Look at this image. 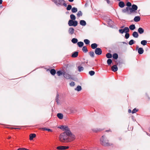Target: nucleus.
Masks as SVG:
<instances>
[{
    "instance_id": "obj_1",
    "label": "nucleus",
    "mask_w": 150,
    "mask_h": 150,
    "mask_svg": "<svg viewBox=\"0 0 150 150\" xmlns=\"http://www.w3.org/2000/svg\"><path fill=\"white\" fill-rule=\"evenodd\" d=\"M71 133L70 131H68L67 132H64L61 134L59 137V139L62 142H68V135Z\"/></svg>"
},
{
    "instance_id": "obj_2",
    "label": "nucleus",
    "mask_w": 150,
    "mask_h": 150,
    "mask_svg": "<svg viewBox=\"0 0 150 150\" xmlns=\"http://www.w3.org/2000/svg\"><path fill=\"white\" fill-rule=\"evenodd\" d=\"M101 144L104 146H108L110 145L109 143V140L107 139L105 135L102 136L100 139Z\"/></svg>"
},
{
    "instance_id": "obj_3",
    "label": "nucleus",
    "mask_w": 150,
    "mask_h": 150,
    "mask_svg": "<svg viewBox=\"0 0 150 150\" xmlns=\"http://www.w3.org/2000/svg\"><path fill=\"white\" fill-rule=\"evenodd\" d=\"M64 77L67 79H74L73 75L69 74V73L67 71V70L64 71L63 73Z\"/></svg>"
},
{
    "instance_id": "obj_4",
    "label": "nucleus",
    "mask_w": 150,
    "mask_h": 150,
    "mask_svg": "<svg viewBox=\"0 0 150 150\" xmlns=\"http://www.w3.org/2000/svg\"><path fill=\"white\" fill-rule=\"evenodd\" d=\"M68 25L69 26H76L77 25L78 22L76 21H74L72 20H70L68 22Z\"/></svg>"
},
{
    "instance_id": "obj_5",
    "label": "nucleus",
    "mask_w": 150,
    "mask_h": 150,
    "mask_svg": "<svg viewBox=\"0 0 150 150\" xmlns=\"http://www.w3.org/2000/svg\"><path fill=\"white\" fill-rule=\"evenodd\" d=\"M57 6L62 5V3L64 2V0H51Z\"/></svg>"
},
{
    "instance_id": "obj_6",
    "label": "nucleus",
    "mask_w": 150,
    "mask_h": 150,
    "mask_svg": "<svg viewBox=\"0 0 150 150\" xmlns=\"http://www.w3.org/2000/svg\"><path fill=\"white\" fill-rule=\"evenodd\" d=\"M68 135V142H70L73 140H74L75 139V136L71 134V132L70 134H69Z\"/></svg>"
},
{
    "instance_id": "obj_7",
    "label": "nucleus",
    "mask_w": 150,
    "mask_h": 150,
    "mask_svg": "<svg viewBox=\"0 0 150 150\" xmlns=\"http://www.w3.org/2000/svg\"><path fill=\"white\" fill-rule=\"evenodd\" d=\"M129 11H130L131 14L137 10V6L135 4H133L132 5V8L129 7Z\"/></svg>"
},
{
    "instance_id": "obj_8",
    "label": "nucleus",
    "mask_w": 150,
    "mask_h": 150,
    "mask_svg": "<svg viewBox=\"0 0 150 150\" xmlns=\"http://www.w3.org/2000/svg\"><path fill=\"white\" fill-rule=\"evenodd\" d=\"M129 29L128 27H125L123 29H119V32L121 34H123L124 33H127L129 32Z\"/></svg>"
},
{
    "instance_id": "obj_9",
    "label": "nucleus",
    "mask_w": 150,
    "mask_h": 150,
    "mask_svg": "<svg viewBox=\"0 0 150 150\" xmlns=\"http://www.w3.org/2000/svg\"><path fill=\"white\" fill-rule=\"evenodd\" d=\"M95 52V54L98 55H100L102 54V51L100 48H97L96 49Z\"/></svg>"
},
{
    "instance_id": "obj_10",
    "label": "nucleus",
    "mask_w": 150,
    "mask_h": 150,
    "mask_svg": "<svg viewBox=\"0 0 150 150\" xmlns=\"http://www.w3.org/2000/svg\"><path fill=\"white\" fill-rule=\"evenodd\" d=\"M122 11L123 13H127L128 14H131L130 11H129V7H127L126 8L122 9Z\"/></svg>"
},
{
    "instance_id": "obj_11",
    "label": "nucleus",
    "mask_w": 150,
    "mask_h": 150,
    "mask_svg": "<svg viewBox=\"0 0 150 150\" xmlns=\"http://www.w3.org/2000/svg\"><path fill=\"white\" fill-rule=\"evenodd\" d=\"M69 147L68 146H60L57 147V149L58 150H65L68 149Z\"/></svg>"
},
{
    "instance_id": "obj_12",
    "label": "nucleus",
    "mask_w": 150,
    "mask_h": 150,
    "mask_svg": "<svg viewBox=\"0 0 150 150\" xmlns=\"http://www.w3.org/2000/svg\"><path fill=\"white\" fill-rule=\"evenodd\" d=\"M64 71L65 70L64 69H63L62 71H57L56 74L58 76H60L62 75H63V73Z\"/></svg>"
},
{
    "instance_id": "obj_13",
    "label": "nucleus",
    "mask_w": 150,
    "mask_h": 150,
    "mask_svg": "<svg viewBox=\"0 0 150 150\" xmlns=\"http://www.w3.org/2000/svg\"><path fill=\"white\" fill-rule=\"evenodd\" d=\"M74 30L73 28H70L69 29V33L70 34L72 35L74 33Z\"/></svg>"
},
{
    "instance_id": "obj_14",
    "label": "nucleus",
    "mask_w": 150,
    "mask_h": 150,
    "mask_svg": "<svg viewBox=\"0 0 150 150\" xmlns=\"http://www.w3.org/2000/svg\"><path fill=\"white\" fill-rule=\"evenodd\" d=\"M111 69L112 71L115 72L117 70L118 68L116 65H114L112 67Z\"/></svg>"
},
{
    "instance_id": "obj_15",
    "label": "nucleus",
    "mask_w": 150,
    "mask_h": 150,
    "mask_svg": "<svg viewBox=\"0 0 150 150\" xmlns=\"http://www.w3.org/2000/svg\"><path fill=\"white\" fill-rule=\"evenodd\" d=\"M119 6L121 8H122L125 6V4L122 1H120L118 4Z\"/></svg>"
},
{
    "instance_id": "obj_16",
    "label": "nucleus",
    "mask_w": 150,
    "mask_h": 150,
    "mask_svg": "<svg viewBox=\"0 0 150 150\" xmlns=\"http://www.w3.org/2000/svg\"><path fill=\"white\" fill-rule=\"evenodd\" d=\"M36 135L35 134H31L29 135L30 140H32L33 138L35 137Z\"/></svg>"
},
{
    "instance_id": "obj_17",
    "label": "nucleus",
    "mask_w": 150,
    "mask_h": 150,
    "mask_svg": "<svg viewBox=\"0 0 150 150\" xmlns=\"http://www.w3.org/2000/svg\"><path fill=\"white\" fill-rule=\"evenodd\" d=\"M144 51V50H143V48H142V47H140V48H139V49H138V52L139 54H142L143 53Z\"/></svg>"
},
{
    "instance_id": "obj_18",
    "label": "nucleus",
    "mask_w": 150,
    "mask_h": 150,
    "mask_svg": "<svg viewBox=\"0 0 150 150\" xmlns=\"http://www.w3.org/2000/svg\"><path fill=\"white\" fill-rule=\"evenodd\" d=\"M138 32L140 34L143 33L144 32V30L142 28H139L138 29Z\"/></svg>"
},
{
    "instance_id": "obj_19",
    "label": "nucleus",
    "mask_w": 150,
    "mask_h": 150,
    "mask_svg": "<svg viewBox=\"0 0 150 150\" xmlns=\"http://www.w3.org/2000/svg\"><path fill=\"white\" fill-rule=\"evenodd\" d=\"M132 35L133 37L135 38H137L139 36L138 33L136 31L133 32Z\"/></svg>"
},
{
    "instance_id": "obj_20",
    "label": "nucleus",
    "mask_w": 150,
    "mask_h": 150,
    "mask_svg": "<svg viewBox=\"0 0 150 150\" xmlns=\"http://www.w3.org/2000/svg\"><path fill=\"white\" fill-rule=\"evenodd\" d=\"M78 55V52H74L71 55V57L73 58L77 57Z\"/></svg>"
},
{
    "instance_id": "obj_21",
    "label": "nucleus",
    "mask_w": 150,
    "mask_h": 150,
    "mask_svg": "<svg viewBox=\"0 0 150 150\" xmlns=\"http://www.w3.org/2000/svg\"><path fill=\"white\" fill-rule=\"evenodd\" d=\"M57 116L60 119H62L63 117V115L60 113H58L57 114Z\"/></svg>"
},
{
    "instance_id": "obj_22",
    "label": "nucleus",
    "mask_w": 150,
    "mask_h": 150,
    "mask_svg": "<svg viewBox=\"0 0 150 150\" xmlns=\"http://www.w3.org/2000/svg\"><path fill=\"white\" fill-rule=\"evenodd\" d=\"M134 21L136 22L139 21L140 20V18L139 16H135L134 18Z\"/></svg>"
},
{
    "instance_id": "obj_23",
    "label": "nucleus",
    "mask_w": 150,
    "mask_h": 150,
    "mask_svg": "<svg viewBox=\"0 0 150 150\" xmlns=\"http://www.w3.org/2000/svg\"><path fill=\"white\" fill-rule=\"evenodd\" d=\"M91 46L93 49H95L97 48L98 45L96 43H93L91 45Z\"/></svg>"
},
{
    "instance_id": "obj_24",
    "label": "nucleus",
    "mask_w": 150,
    "mask_h": 150,
    "mask_svg": "<svg viewBox=\"0 0 150 150\" xmlns=\"http://www.w3.org/2000/svg\"><path fill=\"white\" fill-rule=\"evenodd\" d=\"M80 25L83 26H85L86 25V23L84 20H81L80 21Z\"/></svg>"
},
{
    "instance_id": "obj_25",
    "label": "nucleus",
    "mask_w": 150,
    "mask_h": 150,
    "mask_svg": "<svg viewBox=\"0 0 150 150\" xmlns=\"http://www.w3.org/2000/svg\"><path fill=\"white\" fill-rule=\"evenodd\" d=\"M77 69L78 71L79 72H81L83 70L84 68L83 67H82L81 66H79L77 67Z\"/></svg>"
},
{
    "instance_id": "obj_26",
    "label": "nucleus",
    "mask_w": 150,
    "mask_h": 150,
    "mask_svg": "<svg viewBox=\"0 0 150 150\" xmlns=\"http://www.w3.org/2000/svg\"><path fill=\"white\" fill-rule=\"evenodd\" d=\"M50 73L52 75H54L56 74V71L54 69H52L50 70Z\"/></svg>"
},
{
    "instance_id": "obj_27",
    "label": "nucleus",
    "mask_w": 150,
    "mask_h": 150,
    "mask_svg": "<svg viewBox=\"0 0 150 150\" xmlns=\"http://www.w3.org/2000/svg\"><path fill=\"white\" fill-rule=\"evenodd\" d=\"M129 28L130 30H133L135 28V26L134 25L132 24L130 25L129 26Z\"/></svg>"
},
{
    "instance_id": "obj_28",
    "label": "nucleus",
    "mask_w": 150,
    "mask_h": 150,
    "mask_svg": "<svg viewBox=\"0 0 150 150\" xmlns=\"http://www.w3.org/2000/svg\"><path fill=\"white\" fill-rule=\"evenodd\" d=\"M77 45L79 47H81L83 45V43L82 42H79L77 43Z\"/></svg>"
},
{
    "instance_id": "obj_29",
    "label": "nucleus",
    "mask_w": 150,
    "mask_h": 150,
    "mask_svg": "<svg viewBox=\"0 0 150 150\" xmlns=\"http://www.w3.org/2000/svg\"><path fill=\"white\" fill-rule=\"evenodd\" d=\"M82 50L83 52H86L88 51L87 47L85 46H84L83 47Z\"/></svg>"
},
{
    "instance_id": "obj_30",
    "label": "nucleus",
    "mask_w": 150,
    "mask_h": 150,
    "mask_svg": "<svg viewBox=\"0 0 150 150\" xmlns=\"http://www.w3.org/2000/svg\"><path fill=\"white\" fill-rule=\"evenodd\" d=\"M75 90L78 91H80L81 90V86H78L75 89Z\"/></svg>"
},
{
    "instance_id": "obj_31",
    "label": "nucleus",
    "mask_w": 150,
    "mask_h": 150,
    "mask_svg": "<svg viewBox=\"0 0 150 150\" xmlns=\"http://www.w3.org/2000/svg\"><path fill=\"white\" fill-rule=\"evenodd\" d=\"M70 18L72 20H74L76 19V17L74 14H71L70 16Z\"/></svg>"
},
{
    "instance_id": "obj_32",
    "label": "nucleus",
    "mask_w": 150,
    "mask_h": 150,
    "mask_svg": "<svg viewBox=\"0 0 150 150\" xmlns=\"http://www.w3.org/2000/svg\"><path fill=\"white\" fill-rule=\"evenodd\" d=\"M71 42L74 43H76L78 42V40L75 38H73L71 40Z\"/></svg>"
},
{
    "instance_id": "obj_33",
    "label": "nucleus",
    "mask_w": 150,
    "mask_h": 150,
    "mask_svg": "<svg viewBox=\"0 0 150 150\" xmlns=\"http://www.w3.org/2000/svg\"><path fill=\"white\" fill-rule=\"evenodd\" d=\"M90 55L92 57H94V53L93 51H91L89 53Z\"/></svg>"
},
{
    "instance_id": "obj_34",
    "label": "nucleus",
    "mask_w": 150,
    "mask_h": 150,
    "mask_svg": "<svg viewBox=\"0 0 150 150\" xmlns=\"http://www.w3.org/2000/svg\"><path fill=\"white\" fill-rule=\"evenodd\" d=\"M55 100L56 102H57V104H59V95L58 94H57L56 96Z\"/></svg>"
},
{
    "instance_id": "obj_35",
    "label": "nucleus",
    "mask_w": 150,
    "mask_h": 150,
    "mask_svg": "<svg viewBox=\"0 0 150 150\" xmlns=\"http://www.w3.org/2000/svg\"><path fill=\"white\" fill-rule=\"evenodd\" d=\"M77 11V8L75 7H73L71 9V11L73 13H76Z\"/></svg>"
},
{
    "instance_id": "obj_36",
    "label": "nucleus",
    "mask_w": 150,
    "mask_h": 150,
    "mask_svg": "<svg viewBox=\"0 0 150 150\" xmlns=\"http://www.w3.org/2000/svg\"><path fill=\"white\" fill-rule=\"evenodd\" d=\"M112 57L114 59H117L118 57V55L117 54L115 53L113 54Z\"/></svg>"
},
{
    "instance_id": "obj_37",
    "label": "nucleus",
    "mask_w": 150,
    "mask_h": 150,
    "mask_svg": "<svg viewBox=\"0 0 150 150\" xmlns=\"http://www.w3.org/2000/svg\"><path fill=\"white\" fill-rule=\"evenodd\" d=\"M84 42L85 44L86 45H88L90 43V41L88 40V39H85L84 40Z\"/></svg>"
},
{
    "instance_id": "obj_38",
    "label": "nucleus",
    "mask_w": 150,
    "mask_h": 150,
    "mask_svg": "<svg viewBox=\"0 0 150 150\" xmlns=\"http://www.w3.org/2000/svg\"><path fill=\"white\" fill-rule=\"evenodd\" d=\"M141 43L143 45H145L147 43V41L145 40H143L141 41Z\"/></svg>"
},
{
    "instance_id": "obj_39",
    "label": "nucleus",
    "mask_w": 150,
    "mask_h": 150,
    "mask_svg": "<svg viewBox=\"0 0 150 150\" xmlns=\"http://www.w3.org/2000/svg\"><path fill=\"white\" fill-rule=\"evenodd\" d=\"M106 57L108 58H111L112 57V54L110 53H108L106 54Z\"/></svg>"
},
{
    "instance_id": "obj_40",
    "label": "nucleus",
    "mask_w": 150,
    "mask_h": 150,
    "mask_svg": "<svg viewBox=\"0 0 150 150\" xmlns=\"http://www.w3.org/2000/svg\"><path fill=\"white\" fill-rule=\"evenodd\" d=\"M43 131H48L49 132H52V130L51 129H47L46 128H43L41 129Z\"/></svg>"
},
{
    "instance_id": "obj_41",
    "label": "nucleus",
    "mask_w": 150,
    "mask_h": 150,
    "mask_svg": "<svg viewBox=\"0 0 150 150\" xmlns=\"http://www.w3.org/2000/svg\"><path fill=\"white\" fill-rule=\"evenodd\" d=\"M134 42H135L133 40H131L129 42V44L130 45H132L134 44Z\"/></svg>"
},
{
    "instance_id": "obj_42",
    "label": "nucleus",
    "mask_w": 150,
    "mask_h": 150,
    "mask_svg": "<svg viewBox=\"0 0 150 150\" xmlns=\"http://www.w3.org/2000/svg\"><path fill=\"white\" fill-rule=\"evenodd\" d=\"M82 13L81 11H79L78 12L77 14V16L78 17H79L80 16H82Z\"/></svg>"
},
{
    "instance_id": "obj_43",
    "label": "nucleus",
    "mask_w": 150,
    "mask_h": 150,
    "mask_svg": "<svg viewBox=\"0 0 150 150\" xmlns=\"http://www.w3.org/2000/svg\"><path fill=\"white\" fill-rule=\"evenodd\" d=\"M95 72L94 71H89V74L91 76L95 74Z\"/></svg>"
},
{
    "instance_id": "obj_44",
    "label": "nucleus",
    "mask_w": 150,
    "mask_h": 150,
    "mask_svg": "<svg viewBox=\"0 0 150 150\" xmlns=\"http://www.w3.org/2000/svg\"><path fill=\"white\" fill-rule=\"evenodd\" d=\"M112 62V60L110 59H108L107 61V64L108 65H110V64Z\"/></svg>"
},
{
    "instance_id": "obj_45",
    "label": "nucleus",
    "mask_w": 150,
    "mask_h": 150,
    "mask_svg": "<svg viewBox=\"0 0 150 150\" xmlns=\"http://www.w3.org/2000/svg\"><path fill=\"white\" fill-rule=\"evenodd\" d=\"M72 6L70 5H68L67 8V10H70Z\"/></svg>"
},
{
    "instance_id": "obj_46",
    "label": "nucleus",
    "mask_w": 150,
    "mask_h": 150,
    "mask_svg": "<svg viewBox=\"0 0 150 150\" xmlns=\"http://www.w3.org/2000/svg\"><path fill=\"white\" fill-rule=\"evenodd\" d=\"M129 33H126L125 35V38L127 39L129 38Z\"/></svg>"
},
{
    "instance_id": "obj_47",
    "label": "nucleus",
    "mask_w": 150,
    "mask_h": 150,
    "mask_svg": "<svg viewBox=\"0 0 150 150\" xmlns=\"http://www.w3.org/2000/svg\"><path fill=\"white\" fill-rule=\"evenodd\" d=\"M64 130L66 131V132H67L68 131H70L69 130V128L68 127H66L65 126L64 129Z\"/></svg>"
},
{
    "instance_id": "obj_48",
    "label": "nucleus",
    "mask_w": 150,
    "mask_h": 150,
    "mask_svg": "<svg viewBox=\"0 0 150 150\" xmlns=\"http://www.w3.org/2000/svg\"><path fill=\"white\" fill-rule=\"evenodd\" d=\"M126 5L128 6L127 7H129L132 6V4L130 2H128L127 3Z\"/></svg>"
},
{
    "instance_id": "obj_49",
    "label": "nucleus",
    "mask_w": 150,
    "mask_h": 150,
    "mask_svg": "<svg viewBox=\"0 0 150 150\" xmlns=\"http://www.w3.org/2000/svg\"><path fill=\"white\" fill-rule=\"evenodd\" d=\"M75 85V83L74 82H72L70 83V85L71 86H73Z\"/></svg>"
},
{
    "instance_id": "obj_50",
    "label": "nucleus",
    "mask_w": 150,
    "mask_h": 150,
    "mask_svg": "<svg viewBox=\"0 0 150 150\" xmlns=\"http://www.w3.org/2000/svg\"><path fill=\"white\" fill-rule=\"evenodd\" d=\"M17 150H30L29 149H28L25 148H18Z\"/></svg>"
},
{
    "instance_id": "obj_51",
    "label": "nucleus",
    "mask_w": 150,
    "mask_h": 150,
    "mask_svg": "<svg viewBox=\"0 0 150 150\" xmlns=\"http://www.w3.org/2000/svg\"><path fill=\"white\" fill-rule=\"evenodd\" d=\"M138 111V110H137L136 108L134 109L132 111V113L133 114L136 113Z\"/></svg>"
},
{
    "instance_id": "obj_52",
    "label": "nucleus",
    "mask_w": 150,
    "mask_h": 150,
    "mask_svg": "<svg viewBox=\"0 0 150 150\" xmlns=\"http://www.w3.org/2000/svg\"><path fill=\"white\" fill-rule=\"evenodd\" d=\"M65 126H64V125H62V126H60V127H58V128H59L61 129L64 130V129Z\"/></svg>"
},
{
    "instance_id": "obj_53",
    "label": "nucleus",
    "mask_w": 150,
    "mask_h": 150,
    "mask_svg": "<svg viewBox=\"0 0 150 150\" xmlns=\"http://www.w3.org/2000/svg\"><path fill=\"white\" fill-rule=\"evenodd\" d=\"M63 5L64 6H65V7H66V6H67V4H66V3H63V4H62V5Z\"/></svg>"
},
{
    "instance_id": "obj_54",
    "label": "nucleus",
    "mask_w": 150,
    "mask_h": 150,
    "mask_svg": "<svg viewBox=\"0 0 150 150\" xmlns=\"http://www.w3.org/2000/svg\"><path fill=\"white\" fill-rule=\"evenodd\" d=\"M106 1H107V3L108 4H109L110 2V1H109V0H106Z\"/></svg>"
},
{
    "instance_id": "obj_55",
    "label": "nucleus",
    "mask_w": 150,
    "mask_h": 150,
    "mask_svg": "<svg viewBox=\"0 0 150 150\" xmlns=\"http://www.w3.org/2000/svg\"><path fill=\"white\" fill-rule=\"evenodd\" d=\"M3 1L2 0H0V5L2 4Z\"/></svg>"
},
{
    "instance_id": "obj_56",
    "label": "nucleus",
    "mask_w": 150,
    "mask_h": 150,
    "mask_svg": "<svg viewBox=\"0 0 150 150\" xmlns=\"http://www.w3.org/2000/svg\"><path fill=\"white\" fill-rule=\"evenodd\" d=\"M119 140H120L122 139V137H118V138Z\"/></svg>"
},
{
    "instance_id": "obj_57",
    "label": "nucleus",
    "mask_w": 150,
    "mask_h": 150,
    "mask_svg": "<svg viewBox=\"0 0 150 150\" xmlns=\"http://www.w3.org/2000/svg\"><path fill=\"white\" fill-rule=\"evenodd\" d=\"M74 0H68L70 2H72Z\"/></svg>"
},
{
    "instance_id": "obj_58",
    "label": "nucleus",
    "mask_w": 150,
    "mask_h": 150,
    "mask_svg": "<svg viewBox=\"0 0 150 150\" xmlns=\"http://www.w3.org/2000/svg\"><path fill=\"white\" fill-rule=\"evenodd\" d=\"M72 109V108H71L70 109H71V113H73V111L72 110H71Z\"/></svg>"
},
{
    "instance_id": "obj_59",
    "label": "nucleus",
    "mask_w": 150,
    "mask_h": 150,
    "mask_svg": "<svg viewBox=\"0 0 150 150\" xmlns=\"http://www.w3.org/2000/svg\"><path fill=\"white\" fill-rule=\"evenodd\" d=\"M106 132H108L109 131H110V132H111V130L110 129H109V130H106Z\"/></svg>"
},
{
    "instance_id": "obj_60",
    "label": "nucleus",
    "mask_w": 150,
    "mask_h": 150,
    "mask_svg": "<svg viewBox=\"0 0 150 150\" xmlns=\"http://www.w3.org/2000/svg\"><path fill=\"white\" fill-rule=\"evenodd\" d=\"M110 23H113V22L112 21H111V20H110Z\"/></svg>"
},
{
    "instance_id": "obj_61",
    "label": "nucleus",
    "mask_w": 150,
    "mask_h": 150,
    "mask_svg": "<svg viewBox=\"0 0 150 150\" xmlns=\"http://www.w3.org/2000/svg\"><path fill=\"white\" fill-rule=\"evenodd\" d=\"M11 138V137H9L8 138V139H10Z\"/></svg>"
},
{
    "instance_id": "obj_62",
    "label": "nucleus",
    "mask_w": 150,
    "mask_h": 150,
    "mask_svg": "<svg viewBox=\"0 0 150 150\" xmlns=\"http://www.w3.org/2000/svg\"><path fill=\"white\" fill-rule=\"evenodd\" d=\"M15 129H20V128H15Z\"/></svg>"
},
{
    "instance_id": "obj_63",
    "label": "nucleus",
    "mask_w": 150,
    "mask_h": 150,
    "mask_svg": "<svg viewBox=\"0 0 150 150\" xmlns=\"http://www.w3.org/2000/svg\"><path fill=\"white\" fill-rule=\"evenodd\" d=\"M138 48V46H137V47H136V48H137V49Z\"/></svg>"
},
{
    "instance_id": "obj_64",
    "label": "nucleus",
    "mask_w": 150,
    "mask_h": 150,
    "mask_svg": "<svg viewBox=\"0 0 150 150\" xmlns=\"http://www.w3.org/2000/svg\"><path fill=\"white\" fill-rule=\"evenodd\" d=\"M117 0L118 1H120V0Z\"/></svg>"
}]
</instances>
